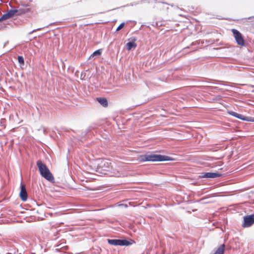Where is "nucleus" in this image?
Returning a JSON list of instances; mask_svg holds the SVG:
<instances>
[{
  "mask_svg": "<svg viewBox=\"0 0 254 254\" xmlns=\"http://www.w3.org/2000/svg\"><path fill=\"white\" fill-rule=\"evenodd\" d=\"M36 164L41 175L43 178L50 182H53L54 180V178L52 173L50 172L49 169L48 168L46 165L42 162V161H37Z\"/></svg>",
  "mask_w": 254,
  "mask_h": 254,
  "instance_id": "obj_1",
  "label": "nucleus"
},
{
  "mask_svg": "<svg viewBox=\"0 0 254 254\" xmlns=\"http://www.w3.org/2000/svg\"><path fill=\"white\" fill-rule=\"evenodd\" d=\"M172 160L169 156L160 154H145L141 158L142 161H163Z\"/></svg>",
  "mask_w": 254,
  "mask_h": 254,
  "instance_id": "obj_2",
  "label": "nucleus"
},
{
  "mask_svg": "<svg viewBox=\"0 0 254 254\" xmlns=\"http://www.w3.org/2000/svg\"><path fill=\"white\" fill-rule=\"evenodd\" d=\"M231 31L237 43L240 46H245V43L242 34L238 30L235 29H233Z\"/></svg>",
  "mask_w": 254,
  "mask_h": 254,
  "instance_id": "obj_3",
  "label": "nucleus"
},
{
  "mask_svg": "<svg viewBox=\"0 0 254 254\" xmlns=\"http://www.w3.org/2000/svg\"><path fill=\"white\" fill-rule=\"evenodd\" d=\"M108 243L114 246H129L130 243L126 240L108 239Z\"/></svg>",
  "mask_w": 254,
  "mask_h": 254,
  "instance_id": "obj_4",
  "label": "nucleus"
},
{
  "mask_svg": "<svg viewBox=\"0 0 254 254\" xmlns=\"http://www.w3.org/2000/svg\"><path fill=\"white\" fill-rule=\"evenodd\" d=\"M254 223V215L245 216L244 218L243 227H249Z\"/></svg>",
  "mask_w": 254,
  "mask_h": 254,
  "instance_id": "obj_5",
  "label": "nucleus"
},
{
  "mask_svg": "<svg viewBox=\"0 0 254 254\" xmlns=\"http://www.w3.org/2000/svg\"><path fill=\"white\" fill-rule=\"evenodd\" d=\"M20 197L22 200L25 201L27 199V193L25 188V186L22 183L20 184V192L19 193Z\"/></svg>",
  "mask_w": 254,
  "mask_h": 254,
  "instance_id": "obj_6",
  "label": "nucleus"
},
{
  "mask_svg": "<svg viewBox=\"0 0 254 254\" xmlns=\"http://www.w3.org/2000/svg\"><path fill=\"white\" fill-rule=\"evenodd\" d=\"M16 12L17 11L14 9H11L9 10L6 13L4 14L1 16V19H4V20L8 19L16 15Z\"/></svg>",
  "mask_w": 254,
  "mask_h": 254,
  "instance_id": "obj_7",
  "label": "nucleus"
},
{
  "mask_svg": "<svg viewBox=\"0 0 254 254\" xmlns=\"http://www.w3.org/2000/svg\"><path fill=\"white\" fill-rule=\"evenodd\" d=\"M220 176L219 174L216 173L208 172L205 173L202 177L206 178H215Z\"/></svg>",
  "mask_w": 254,
  "mask_h": 254,
  "instance_id": "obj_8",
  "label": "nucleus"
},
{
  "mask_svg": "<svg viewBox=\"0 0 254 254\" xmlns=\"http://www.w3.org/2000/svg\"><path fill=\"white\" fill-rule=\"evenodd\" d=\"M228 113L229 114V115H231L234 117H235L238 119H240L242 120H243V121H248V120L246 119V117H244L243 116V115H241V114H238L235 112H233V111H228Z\"/></svg>",
  "mask_w": 254,
  "mask_h": 254,
  "instance_id": "obj_9",
  "label": "nucleus"
},
{
  "mask_svg": "<svg viewBox=\"0 0 254 254\" xmlns=\"http://www.w3.org/2000/svg\"><path fill=\"white\" fill-rule=\"evenodd\" d=\"M228 113L229 114V115H231L234 117H235L238 119H240L242 120H243V121H248V120L246 119V117H244L243 116V115H241V114H238L235 112H233V111H228Z\"/></svg>",
  "mask_w": 254,
  "mask_h": 254,
  "instance_id": "obj_10",
  "label": "nucleus"
},
{
  "mask_svg": "<svg viewBox=\"0 0 254 254\" xmlns=\"http://www.w3.org/2000/svg\"><path fill=\"white\" fill-rule=\"evenodd\" d=\"M14 10L17 11L16 14V15H20L23 14L25 13H27V12L30 11V9L28 8H21L18 9H14Z\"/></svg>",
  "mask_w": 254,
  "mask_h": 254,
  "instance_id": "obj_11",
  "label": "nucleus"
},
{
  "mask_svg": "<svg viewBox=\"0 0 254 254\" xmlns=\"http://www.w3.org/2000/svg\"><path fill=\"white\" fill-rule=\"evenodd\" d=\"M97 101L98 102L104 107H106L108 106V101L105 98H97Z\"/></svg>",
  "mask_w": 254,
  "mask_h": 254,
  "instance_id": "obj_12",
  "label": "nucleus"
},
{
  "mask_svg": "<svg viewBox=\"0 0 254 254\" xmlns=\"http://www.w3.org/2000/svg\"><path fill=\"white\" fill-rule=\"evenodd\" d=\"M225 245L222 244L215 251V253L214 254H223L224 252V249H225Z\"/></svg>",
  "mask_w": 254,
  "mask_h": 254,
  "instance_id": "obj_13",
  "label": "nucleus"
},
{
  "mask_svg": "<svg viewBox=\"0 0 254 254\" xmlns=\"http://www.w3.org/2000/svg\"><path fill=\"white\" fill-rule=\"evenodd\" d=\"M102 53V50L99 49L93 52L89 57V59H93L95 56H100Z\"/></svg>",
  "mask_w": 254,
  "mask_h": 254,
  "instance_id": "obj_14",
  "label": "nucleus"
},
{
  "mask_svg": "<svg viewBox=\"0 0 254 254\" xmlns=\"http://www.w3.org/2000/svg\"><path fill=\"white\" fill-rule=\"evenodd\" d=\"M136 44L134 42H129L127 44V47L128 50H130L133 48H135Z\"/></svg>",
  "mask_w": 254,
  "mask_h": 254,
  "instance_id": "obj_15",
  "label": "nucleus"
},
{
  "mask_svg": "<svg viewBox=\"0 0 254 254\" xmlns=\"http://www.w3.org/2000/svg\"><path fill=\"white\" fill-rule=\"evenodd\" d=\"M18 61L19 64H23L24 63V58L22 56L18 57Z\"/></svg>",
  "mask_w": 254,
  "mask_h": 254,
  "instance_id": "obj_16",
  "label": "nucleus"
},
{
  "mask_svg": "<svg viewBox=\"0 0 254 254\" xmlns=\"http://www.w3.org/2000/svg\"><path fill=\"white\" fill-rule=\"evenodd\" d=\"M222 99V96L220 95H217L213 99V101H220Z\"/></svg>",
  "mask_w": 254,
  "mask_h": 254,
  "instance_id": "obj_17",
  "label": "nucleus"
},
{
  "mask_svg": "<svg viewBox=\"0 0 254 254\" xmlns=\"http://www.w3.org/2000/svg\"><path fill=\"white\" fill-rule=\"evenodd\" d=\"M106 164H107V165H108L107 167H109V166L111 164V163H109V162H107L106 160H103L101 162V164L102 165H105Z\"/></svg>",
  "mask_w": 254,
  "mask_h": 254,
  "instance_id": "obj_18",
  "label": "nucleus"
},
{
  "mask_svg": "<svg viewBox=\"0 0 254 254\" xmlns=\"http://www.w3.org/2000/svg\"><path fill=\"white\" fill-rule=\"evenodd\" d=\"M125 26V23H122L117 28V31H119L120 30H121L122 28H123Z\"/></svg>",
  "mask_w": 254,
  "mask_h": 254,
  "instance_id": "obj_19",
  "label": "nucleus"
},
{
  "mask_svg": "<svg viewBox=\"0 0 254 254\" xmlns=\"http://www.w3.org/2000/svg\"><path fill=\"white\" fill-rule=\"evenodd\" d=\"M42 29V28H38V29H37L33 30L31 32H30V33H33V32H35V31H37V30H41V29Z\"/></svg>",
  "mask_w": 254,
  "mask_h": 254,
  "instance_id": "obj_20",
  "label": "nucleus"
},
{
  "mask_svg": "<svg viewBox=\"0 0 254 254\" xmlns=\"http://www.w3.org/2000/svg\"><path fill=\"white\" fill-rule=\"evenodd\" d=\"M248 19L249 20H253V21H254V16L250 17Z\"/></svg>",
  "mask_w": 254,
  "mask_h": 254,
  "instance_id": "obj_21",
  "label": "nucleus"
},
{
  "mask_svg": "<svg viewBox=\"0 0 254 254\" xmlns=\"http://www.w3.org/2000/svg\"><path fill=\"white\" fill-rule=\"evenodd\" d=\"M2 20H4V19H1V17L0 18V21Z\"/></svg>",
  "mask_w": 254,
  "mask_h": 254,
  "instance_id": "obj_22",
  "label": "nucleus"
},
{
  "mask_svg": "<svg viewBox=\"0 0 254 254\" xmlns=\"http://www.w3.org/2000/svg\"><path fill=\"white\" fill-rule=\"evenodd\" d=\"M122 205H124L126 207H127V204H122Z\"/></svg>",
  "mask_w": 254,
  "mask_h": 254,
  "instance_id": "obj_23",
  "label": "nucleus"
}]
</instances>
